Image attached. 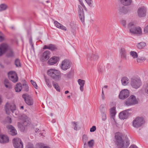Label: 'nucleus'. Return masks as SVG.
<instances>
[{"instance_id":"1","label":"nucleus","mask_w":148,"mask_h":148,"mask_svg":"<svg viewBox=\"0 0 148 148\" xmlns=\"http://www.w3.org/2000/svg\"><path fill=\"white\" fill-rule=\"evenodd\" d=\"M115 145L118 148H127L130 144L127 136L120 132L116 133L115 136Z\"/></svg>"},{"instance_id":"2","label":"nucleus","mask_w":148,"mask_h":148,"mask_svg":"<svg viewBox=\"0 0 148 148\" xmlns=\"http://www.w3.org/2000/svg\"><path fill=\"white\" fill-rule=\"evenodd\" d=\"M47 73L50 77L56 81H59L61 78V73L58 70L51 69L48 70Z\"/></svg>"},{"instance_id":"3","label":"nucleus","mask_w":148,"mask_h":148,"mask_svg":"<svg viewBox=\"0 0 148 148\" xmlns=\"http://www.w3.org/2000/svg\"><path fill=\"white\" fill-rule=\"evenodd\" d=\"M130 84L133 88L137 89L141 86V82L139 78L133 77L131 78Z\"/></svg>"},{"instance_id":"4","label":"nucleus","mask_w":148,"mask_h":148,"mask_svg":"<svg viewBox=\"0 0 148 148\" xmlns=\"http://www.w3.org/2000/svg\"><path fill=\"white\" fill-rule=\"evenodd\" d=\"M145 123L142 117H137L133 120L132 125L135 127L138 128L143 125Z\"/></svg>"},{"instance_id":"5","label":"nucleus","mask_w":148,"mask_h":148,"mask_svg":"<svg viewBox=\"0 0 148 148\" xmlns=\"http://www.w3.org/2000/svg\"><path fill=\"white\" fill-rule=\"evenodd\" d=\"M16 106L14 103H7L5 106V109L7 114H9L11 111L13 113L14 111L16 110Z\"/></svg>"},{"instance_id":"6","label":"nucleus","mask_w":148,"mask_h":148,"mask_svg":"<svg viewBox=\"0 0 148 148\" xmlns=\"http://www.w3.org/2000/svg\"><path fill=\"white\" fill-rule=\"evenodd\" d=\"M129 6H126L120 5H117V9L119 13L120 14H126L129 12Z\"/></svg>"},{"instance_id":"7","label":"nucleus","mask_w":148,"mask_h":148,"mask_svg":"<svg viewBox=\"0 0 148 148\" xmlns=\"http://www.w3.org/2000/svg\"><path fill=\"white\" fill-rule=\"evenodd\" d=\"M130 92L127 89H124L121 90L119 95V98L121 100H124L128 97L129 96Z\"/></svg>"},{"instance_id":"8","label":"nucleus","mask_w":148,"mask_h":148,"mask_svg":"<svg viewBox=\"0 0 148 148\" xmlns=\"http://www.w3.org/2000/svg\"><path fill=\"white\" fill-rule=\"evenodd\" d=\"M71 65V63L69 60H64L62 61L60 67L62 70L66 71L70 68Z\"/></svg>"},{"instance_id":"9","label":"nucleus","mask_w":148,"mask_h":148,"mask_svg":"<svg viewBox=\"0 0 148 148\" xmlns=\"http://www.w3.org/2000/svg\"><path fill=\"white\" fill-rule=\"evenodd\" d=\"M13 144L15 148H23V142L20 138L13 139Z\"/></svg>"},{"instance_id":"10","label":"nucleus","mask_w":148,"mask_h":148,"mask_svg":"<svg viewBox=\"0 0 148 148\" xmlns=\"http://www.w3.org/2000/svg\"><path fill=\"white\" fill-rule=\"evenodd\" d=\"M8 75L9 79L12 82H16L18 81V77L16 72L11 71L8 73Z\"/></svg>"},{"instance_id":"11","label":"nucleus","mask_w":148,"mask_h":148,"mask_svg":"<svg viewBox=\"0 0 148 148\" xmlns=\"http://www.w3.org/2000/svg\"><path fill=\"white\" fill-rule=\"evenodd\" d=\"M22 97L27 105L29 106L33 105L34 102L33 99L28 95L27 94H23Z\"/></svg>"},{"instance_id":"12","label":"nucleus","mask_w":148,"mask_h":148,"mask_svg":"<svg viewBox=\"0 0 148 148\" xmlns=\"http://www.w3.org/2000/svg\"><path fill=\"white\" fill-rule=\"evenodd\" d=\"M129 109H127L120 112L119 114V117L121 119H127L129 116Z\"/></svg>"},{"instance_id":"13","label":"nucleus","mask_w":148,"mask_h":148,"mask_svg":"<svg viewBox=\"0 0 148 148\" xmlns=\"http://www.w3.org/2000/svg\"><path fill=\"white\" fill-rule=\"evenodd\" d=\"M131 29L130 30V32L133 34H137L140 35L142 34V32L141 29L139 27H136L132 26Z\"/></svg>"},{"instance_id":"14","label":"nucleus","mask_w":148,"mask_h":148,"mask_svg":"<svg viewBox=\"0 0 148 148\" xmlns=\"http://www.w3.org/2000/svg\"><path fill=\"white\" fill-rule=\"evenodd\" d=\"M8 44L3 43L0 45V56H2L9 49Z\"/></svg>"},{"instance_id":"15","label":"nucleus","mask_w":148,"mask_h":148,"mask_svg":"<svg viewBox=\"0 0 148 148\" xmlns=\"http://www.w3.org/2000/svg\"><path fill=\"white\" fill-rule=\"evenodd\" d=\"M137 13L139 17L145 16L146 15V9L144 7L138 8Z\"/></svg>"},{"instance_id":"16","label":"nucleus","mask_w":148,"mask_h":148,"mask_svg":"<svg viewBox=\"0 0 148 148\" xmlns=\"http://www.w3.org/2000/svg\"><path fill=\"white\" fill-rule=\"evenodd\" d=\"M78 14L79 18L81 21L82 22H84V14L83 9L82 6L79 5H78Z\"/></svg>"},{"instance_id":"17","label":"nucleus","mask_w":148,"mask_h":148,"mask_svg":"<svg viewBox=\"0 0 148 148\" xmlns=\"http://www.w3.org/2000/svg\"><path fill=\"white\" fill-rule=\"evenodd\" d=\"M50 53V51L48 50L45 51L40 58V60L42 62L47 60L49 58Z\"/></svg>"},{"instance_id":"18","label":"nucleus","mask_w":148,"mask_h":148,"mask_svg":"<svg viewBox=\"0 0 148 148\" xmlns=\"http://www.w3.org/2000/svg\"><path fill=\"white\" fill-rule=\"evenodd\" d=\"M6 127L10 130V133L12 136H15L17 134V132L14 127L11 125H7Z\"/></svg>"},{"instance_id":"19","label":"nucleus","mask_w":148,"mask_h":148,"mask_svg":"<svg viewBox=\"0 0 148 148\" xmlns=\"http://www.w3.org/2000/svg\"><path fill=\"white\" fill-rule=\"evenodd\" d=\"M9 141L8 137L6 135H0V143H6Z\"/></svg>"},{"instance_id":"20","label":"nucleus","mask_w":148,"mask_h":148,"mask_svg":"<svg viewBox=\"0 0 148 148\" xmlns=\"http://www.w3.org/2000/svg\"><path fill=\"white\" fill-rule=\"evenodd\" d=\"M138 103V99H136L135 96L132 95L130 96V105H135Z\"/></svg>"},{"instance_id":"21","label":"nucleus","mask_w":148,"mask_h":148,"mask_svg":"<svg viewBox=\"0 0 148 148\" xmlns=\"http://www.w3.org/2000/svg\"><path fill=\"white\" fill-rule=\"evenodd\" d=\"M43 49H47L51 51H53L57 49V48L55 45L52 44H49L48 45H44L43 47Z\"/></svg>"},{"instance_id":"22","label":"nucleus","mask_w":148,"mask_h":148,"mask_svg":"<svg viewBox=\"0 0 148 148\" xmlns=\"http://www.w3.org/2000/svg\"><path fill=\"white\" fill-rule=\"evenodd\" d=\"M120 54L121 58L126 60L127 58V53L125 49L121 48L120 50Z\"/></svg>"},{"instance_id":"23","label":"nucleus","mask_w":148,"mask_h":148,"mask_svg":"<svg viewBox=\"0 0 148 148\" xmlns=\"http://www.w3.org/2000/svg\"><path fill=\"white\" fill-rule=\"evenodd\" d=\"M59 60L58 57H53L50 58L48 61V62L51 65H53L57 63Z\"/></svg>"},{"instance_id":"24","label":"nucleus","mask_w":148,"mask_h":148,"mask_svg":"<svg viewBox=\"0 0 148 148\" xmlns=\"http://www.w3.org/2000/svg\"><path fill=\"white\" fill-rule=\"evenodd\" d=\"M118 2L121 5L126 6H130V0H117Z\"/></svg>"},{"instance_id":"25","label":"nucleus","mask_w":148,"mask_h":148,"mask_svg":"<svg viewBox=\"0 0 148 148\" xmlns=\"http://www.w3.org/2000/svg\"><path fill=\"white\" fill-rule=\"evenodd\" d=\"M78 82L79 84L80 85V90L82 92L84 90V86L85 84V81L84 80L79 79L78 80Z\"/></svg>"},{"instance_id":"26","label":"nucleus","mask_w":148,"mask_h":148,"mask_svg":"<svg viewBox=\"0 0 148 148\" xmlns=\"http://www.w3.org/2000/svg\"><path fill=\"white\" fill-rule=\"evenodd\" d=\"M122 84L123 86H126L129 83V79L128 78L126 77H122L121 79Z\"/></svg>"},{"instance_id":"27","label":"nucleus","mask_w":148,"mask_h":148,"mask_svg":"<svg viewBox=\"0 0 148 148\" xmlns=\"http://www.w3.org/2000/svg\"><path fill=\"white\" fill-rule=\"evenodd\" d=\"M88 58L91 60H96L98 59V56L96 53L90 54L88 55Z\"/></svg>"},{"instance_id":"28","label":"nucleus","mask_w":148,"mask_h":148,"mask_svg":"<svg viewBox=\"0 0 148 148\" xmlns=\"http://www.w3.org/2000/svg\"><path fill=\"white\" fill-rule=\"evenodd\" d=\"M14 54L12 49H9L6 53V56L8 57H12L14 56Z\"/></svg>"},{"instance_id":"29","label":"nucleus","mask_w":148,"mask_h":148,"mask_svg":"<svg viewBox=\"0 0 148 148\" xmlns=\"http://www.w3.org/2000/svg\"><path fill=\"white\" fill-rule=\"evenodd\" d=\"M103 108V107L102 105L101 106L100 110L102 113V120L103 121H105L106 119V115L105 113V111L102 110Z\"/></svg>"},{"instance_id":"30","label":"nucleus","mask_w":148,"mask_h":148,"mask_svg":"<svg viewBox=\"0 0 148 148\" xmlns=\"http://www.w3.org/2000/svg\"><path fill=\"white\" fill-rule=\"evenodd\" d=\"M22 85L20 83H18L14 88L16 92H17L20 91L22 89Z\"/></svg>"},{"instance_id":"31","label":"nucleus","mask_w":148,"mask_h":148,"mask_svg":"<svg viewBox=\"0 0 148 148\" xmlns=\"http://www.w3.org/2000/svg\"><path fill=\"white\" fill-rule=\"evenodd\" d=\"M4 84L5 87L7 88H10L11 87V85L9 82L8 79H5L4 81Z\"/></svg>"},{"instance_id":"32","label":"nucleus","mask_w":148,"mask_h":148,"mask_svg":"<svg viewBox=\"0 0 148 148\" xmlns=\"http://www.w3.org/2000/svg\"><path fill=\"white\" fill-rule=\"evenodd\" d=\"M146 45V44L145 42H141L138 44L137 47L138 49H141L145 47Z\"/></svg>"},{"instance_id":"33","label":"nucleus","mask_w":148,"mask_h":148,"mask_svg":"<svg viewBox=\"0 0 148 148\" xmlns=\"http://www.w3.org/2000/svg\"><path fill=\"white\" fill-rule=\"evenodd\" d=\"M64 78H71L73 77L72 72L71 71H70L66 74L64 75Z\"/></svg>"},{"instance_id":"34","label":"nucleus","mask_w":148,"mask_h":148,"mask_svg":"<svg viewBox=\"0 0 148 148\" xmlns=\"http://www.w3.org/2000/svg\"><path fill=\"white\" fill-rule=\"evenodd\" d=\"M7 6L5 4H2L0 5V11H3L6 10Z\"/></svg>"},{"instance_id":"35","label":"nucleus","mask_w":148,"mask_h":148,"mask_svg":"<svg viewBox=\"0 0 148 148\" xmlns=\"http://www.w3.org/2000/svg\"><path fill=\"white\" fill-rule=\"evenodd\" d=\"M14 63L17 67H20L21 66L20 60L18 58H17L15 60Z\"/></svg>"},{"instance_id":"36","label":"nucleus","mask_w":148,"mask_h":148,"mask_svg":"<svg viewBox=\"0 0 148 148\" xmlns=\"http://www.w3.org/2000/svg\"><path fill=\"white\" fill-rule=\"evenodd\" d=\"M94 140L93 139L91 140L88 142V145L90 148H92L94 145Z\"/></svg>"},{"instance_id":"37","label":"nucleus","mask_w":148,"mask_h":148,"mask_svg":"<svg viewBox=\"0 0 148 148\" xmlns=\"http://www.w3.org/2000/svg\"><path fill=\"white\" fill-rule=\"evenodd\" d=\"M115 108L114 107H113L110 109V113L112 116H114L116 114Z\"/></svg>"},{"instance_id":"38","label":"nucleus","mask_w":148,"mask_h":148,"mask_svg":"<svg viewBox=\"0 0 148 148\" xmlns=\"http://www.w3.org/2000/svg\"><path fill=\"white\" fill-rule=\"evenodd\" d=\"M53 84L54 87L56 89V90L60 92V89L59 87V86L58 84L56 83L55 82H53Z\"/></svg>"},{"instance_id":"39","label":"nucleus","mask_w":148,"mask_h":148,"mask_svg":"<svg viewBox=\"0 0 148 148\" xmlns=\"http://www.w3.org/2000/svg\"><path fill=\"white\" fill-rule=\"evenodd\" d=\"M82 140L84 143H86L88 140V137L87 135L84 134L82 137Z\"/></svg>"},{"instance_id":"40","label":"nucleus","mask_w":148,"mask_h":148,"mask_svg":"<svg viewBox=\"0 0 148 148\" xmlns=\"http://www.w3.org/2000/svg\"><path fill=\"white\" fill-rule=\"evenodd\" d=\"M130 54L133 58H137L138 57V55L137 53L134 51H131L130 52Z\"/></svg>"},{"instance_id":"41","label":"nucleus","mask_w":148,"mask_h":148,"mask_svg":"<svg viewBox=\"0 0 148 148\" xmlns=\"http://www.w3.org/2000/svg\"><path fill=\"white\" fill-rule=\"evenodd\" d=\"M18 127L20 129V130L21 131H23L25 130V127L22 124L18 123Z\"/></svg>"},{"instance_id":"42","label":"nucleus","mask_w":148,"mask_h":148,"mask_svg":"<svg viewBox=\"0 0 148 148\" xmlns=\"http://www.w3.org/2000/svg\"><path fill=\"white\" fill-rule=\"evenodd\" d=\"M45 80L47 85L49 88L51 87V84L50 83L49 80V79H47L45 77Z\"/></svg>"},{"instance_id":"43","label":"nucleus","mask_w":148,"mask_h":148,"mask_svg":"<svg viewBox=\"0 0 148 148\" xmlns=\"http://www.w3.org/2000/svg\"><path fill=\"white\" fill-rule=\"evenodd\" d=\"M72 123L74 126V130H79V129L78 128L77 126V122H72Z\"/></svg>"},{"instance_id":"44","label":"nucleus","mask_w":148,"mask_h":148,"mask_svg":"<svg viewBox=\"0 0 148 148\" xmlns=\"http://www.w3.org/2000/svg\"><path fill=\"white\" fill-rule=\"evenodd\" d=\"M4 38V35L1 32H0V42L3 40Z\"/></svg>"},{"instance_id":"45","label":"nucleus","mask_w":148,"mask_h":148,"mask_svg":"<svg viewBox=\"0 0 148 148\" xmlns=\"http://www.w3.org/2000/svg\"><path fill=\"white\" fill-rule=\"evenodd\" d=\"M30 82L35 88L36 89H37L38 86L36 82L32 80H31Z\"/></svg>"},{"instance_id":"46","label":"nucleus","mask_w":148,"mask_h":148,"mask_svg":"<svg viewBox=\"0 0 148 148\" xmlns=\"http://www.w3.org/2000/svg\"><path fill=\"white\" fill-rule=\"evenodd\" d=\"M23 86L24 87V90L26 91H28L29 90V87L25 83L23 84Z\"/></svg>"},{"instance_id":"47","label":"nucleus","mask_w":148,"mask_h":148,"mask_svg":"<svg viewBox=\"0 0 148 148\" xmlns=\"http://www.w3.org/2000/svg\"><path fill=\"white\" fill-rule=\"evenodd\" d=\"M54 24L58 28H60V26H61V24L58 22L57 21H55L54 22Z\"/></svg>"},{"instance_id":"48","label":"nucleus","mask_w":148,"mask_h":148,"mask_svg":"<svg viewBox=\"0 0 148 148\" xmlns=\"http://www.w3.org/2000/svg\"><path fill=\"white\" fill-rule=\"evenodd\" d=\"M121 23L123 26L126 28V21L125 20H123L121 21Z\"/></svg>"},{"instance_id":"49","label":"nucleus","mask_w":148,"mask_h":148,"mask_svg":"<svg viewBox=\"0 0 148 148\" xmlns=\"http://www.w3.org/2000/svg\"><path fill=\"white\" fill-rule=\"evenodd\" d=\"M125 105L129 106H130V97L128 98L125 102Z\"/></svg>"},{"instance_id":"50","label":"nucleus","mask_w":148,"mask_h":148,"mask_svg":"<svg viewBox=\"0 0 148 148\" xmlns=\"http://www.w3.org/2000/svg\"><path fill=\"white\" fill-rule=\"evenodd\" d=\"M80 4L82 5V6L84 8V10L86 11H87V9L85 5H84V3H83L82 1H79Z\"/></svg>"},{"instance_id":"51","label":"nucleus","mask_w":148,"mask_h":148,"mask_svg":"<svg viewBox=\"0 0 148 148\" xmlns=\"http://www.w3.org/2000/svg\"><path fill=\"white\" fill-rule=\"evenodd\" d=\"M96 130V127L95 126H93L90 128V131L91 132H94Z\"/></svg>"},{"instance_id":"52","label":"nucleus","mask_w":148,"mask_h":148,"mask_svg":"<svg viewBox=\"0 0 148 148\" xmlns=\"http://www.w3.org/2000/svg\"><path fill=\"white\" fill-rule=\"evenodd\" d=\"M85 1L90 7L92 6L91 0H85Z\"/></svg>"},{"instance_id":"53","label":"nucleus","mask_w":148,"mask_h":148,"mask_svg":"<svg viewBox=\"0 0 148 148\" xmlns=\"http://www.w3.org/2000/svg\"><path fill=\"white\" fill-rule=\"evenodd\" d=\"M144 32L145 33H148V25L144 28Z\"/></svg>"},{"instance_id":"54","label":"nucleus","mask_w":148,"mask_h":148,"mask_svg":"<svg viewBox=\"0 0 148 148\" xmlns=\"http://www.w3.org/2000/svg\"><path fill=\"white\" fill-rule=\"evenodd\" d=\"M59 28L64 31H66V28L65 26H64L62 24L61 25V26H60Z\"/></svg>"},{"instance_id":"55","label":"nucleus","mask_w":148,"mask_h":148,"mask_svg":"<svg viewBox=\"0 0 148 148\" xmlns=\"http://www.w3.org/2000/svg\"><path fill=\"white\" fill-rule=\"evenodd\" d=\"M39 146L41 148H50L48 146L47 147L44 146L43 144H42V143L40 144L39 145Z\"/></svg>"},{"instance_id":"56","label":"nucleus","mask_w":148,"mask_h":148,"mask_svg":"<svg viewBox=\"0 0 148 148\" xmlns=\"http://www.w3.org/2000/svg\"><path fill=\"white\" fill-rule=\"evenodd\" d=\"M145 92L148 94V83L147 84L145 88Z\"/></svg>"},{"instance_id":"57","label":"nucleus","mask_w":148,"mask_h":148,"mask_svg":"<svg viewBox=\"0 0 148 148\" xmlns=\"http://www.w3.org/2000/svg\"><path fill=\"white\" fill-rule=\"evenodd\" d=\"M7 119H8V122L9 123H10L12 122V120L11 118H10V117L8 116L7 117Z\"/></svg>"},{"instance_id":"58","label":"nucleus","mask_w":148,"mask_h":148,"mask_svg":"<svg viewBox=\"0 0 148 148\" xmlns=\"http://www.w3.org/2000/svg\"><path fill=\"white\" fill-rule=\"evenodd\" d=\"M144 60V58L142 57L140 58H138L137 59V62H140L141 61V60L143 61Z\"/></svg>"},{"instance_id":"59","label":"nucleus","mask_w":148,"mask_h":148,"mask_svg":"<svg viewBox=\"0 0 148 148\" xmlns=\"http://www.w3.org/2000/svg\"><path fill=\"white\" fill-rule=\"evenodd\" d=\"M101 96H102V99L104 100L105 99V97L104 95L103 90V89H102Z\"/></svg>"},{"instance_id":"60","label":"nucleus","mask_w":148,"mask_h":148,"mask_svg":"<svg viewBox=\"0 0 148 148\" xmlns=\"http://www.w3.org/2000/svg\"><path fill=\"white\" fill-rule=\"evenodd\" d=\"M130 148H138V147L136 145H132L130 146Z\"/></svg>"},{"instance_id":"61","label":"nucleus","mask_w":148,"mask_h":148,"mask_svg":"<svg viewBox=\"0 0 148 148\" xmlns=\"http://www.w3.org/2000/svg\"><path fill=\"white\" fill-rule=\"evenodd\" d=\"M99 72L102 73L103 72L104 70L102 69V68L101 67V69L100 68V69H99Z\"/></svg>"},{"instance_id":"62","label":"nucleus","mask_w":148,"mask_h":148,"mask_svg":"<svg viewBox=\"0 0 148 148\" xmlns=\"http://www.w3.org/2000/svg\"><path fill=\"white\" fill-rule=\"evenodd\" d=\"M27 147L28 148H34V147H33V145H28Z\"/></svg>"},{"instance_id":"63","label":"nucleus","mask_w":148,"mask_h":148,"mask_svg":"<svg viewBox=\"0 0 148 148\" xmlns=\"http://www.w3.org/2000/svg\"><path fill=\"white\" fill-rule=\"evenodd\" d=\"M84 148H88V147L86 144V143H84Z\"/></svg>"},{"instance_id":"64","label":"nucleus","mask_w":148,"mask_h":148,"mask_svg":"<svg viewBox=\"0 0 148 148\" xmlns=\"http://www.w3.org/2000/svg\"><path fill=\"white\" fill-rule=\"evenodd\" d=\"M29 43L30 44H32V38H30L29 39Z\"/></svg>"}]
</instances>
